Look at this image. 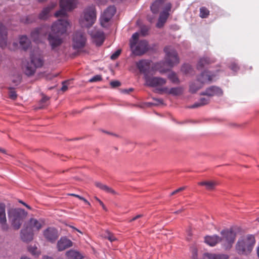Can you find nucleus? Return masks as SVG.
Returning <instances> with one entry per match:
<instances>
[{
	"label": "nucleus",
	"instance_id": "49",
	"mask_svg": "<svg viewBox=\"0 0 259 259\" xmlns=\"http://www.w3.org/2000/svg\"><path fill=\"white\" fill-rule=\"evenodd\" d=\"M68 82V81H64L62 83V87L61 89V90L62 92H65L68 89V86L67 85V83Z\"/></svg>",
	"mask_w": 259,
	"mask_h": 259
},
{
	"label": "nucleus",
	"instance_id": "18",
	"mask_svg": "<svg viewBox=\"0 0 259 259\" xmlns=\"http://www.w3.org/2000/svg\"><path fill=\"white\" fill-rule=\"evenodd\" d=\"M148 50V44L146 40H141L133 48V53L137 56L143 54Z\"/></svg>",
	"mask_w": 259,
	"mask_h": 259
},
{
	"label": "nucleus",
	"instance_id": "23",
	"mask_svg": "<svg viewBox=\"0 0 259 259\" xmlns=\"http://www.w3.org/2000/svg\"><path fill=\"white\" fill-rule=\"evenodd\" d=\"M229 256L226 254L205 253L202 259H228Z\"/></svg>",
	"mask_w": 259,
	"mask_h": 259
},
{
	"label": "nucleus",
	"instance_id": "53",
	"mask_svg": "<svg viewBox=\"0 0 259 259\" xmlns=\"http://www.w3.org/2000/svg\"><path fill=\"white\" fill-rule=\"evenodd\" d=\"M192 253H193V259H197V249L195 248L192 249Z\"/></svg>",
	"mask_w": 259,
	"mask_h": 259
},
{
	"label": "nucleus",
	"instance_id": "57",
	"mask_svg": "<svg viewBox=\"0 0 259 259\" xmlns=\"http://www.w3.org/2000/svg\"><path fill=\"white\" fill-rule=\"evenodd\" d=\"M142 216H143L142 214H138V215H136V217H135L134 218H133L131 220H130V222L135 221L137 219L142 217Z\"/></svg>",
	"mask_w": 259,
	"mask_h": 259
},
{
	"label": "nucleus",
	"instance_id": "35",
	"mask_svg": "<svg viewBox=\"0 0 259 259\" xmlns=\"http://www.w3.org/2000/svg\"><path fill=\"white\" fill-rule=\"evenodd\" d=\"M183 92V89L182 87H178L175 88H172L170 89L169 95L172 96H179L181 95Z\"/></svg>",
	"mask_w": 259,
	"mask_h": 259
},
{
	"label": "nucleus",
	"instance_id": "27",
	"mask_svg": "<svg viewBox=\"0 0 259 259\" xmlns=\"http://www.w3.org/2000/svg\"><path fill=\"white\" fill-rule=\"evenodd\" d=\"M96 186L101 190L104 191L105 192L110 193L113 195H117L118 193L114 190H113L111 187H109L108 186L104 184L99 182H96L95 183Z\"/></svg>",
	"mask_w": 259,
	"mask_h": 259
},
{
	"label": "nucleus",
	"instance_id": "44",
	"mask_svg": "<svg viewBox=\"0 0 259 259\" xmlns=\"http://www.w3.org/2000/svg\"><path fill=\"white\" fill-rule=\"evenodd\" d=\"M149 30V27L146 26H143L141 28V33L143 35L147 34Z\"/></svg>",
	"mask_w": 259,
	"mask_h": 259
},
{
	"label": "nucleus",
	"instance_id": "38",
	"mask_svg": "<svg viewBox=\"0 0 259 259\" xmlns=\"http://www.w3.org/2000/svg\"><path fill=\"white\" fill-rule=\"evenodd\" d=\"M168 79L174 83L179 82L178 78L176 74L173 72H170L167 76Z\"/></svg>",
	"mask_w": 259,
	"mask_h": 259
},
{
	"label": "nucleus",
	"instance_id": "59",
	"mask_svg": "<svg viewBox=\"0 0 259 259\" xmlns=\"http://www.w3.org/2000/svg\"><path fill=\"white\" fill-rule=\"evenodd\" d=\"M80 199L81 200H83L85 203H86L88 205H90V202L86 199L83 198V197H82V198H80Z\"/></svg>",
	"mask_w": 259,
	"mask_h": 259
},
{
	"label": "nucleus",
	"instance_id": "21",
	"mask_svg": "<svg viewBox=\"0 0 259 259\" xmlns=\"http://www.w3.org/2000/svg\"><path fill=\"white\" fill-rule=\"evenodd\" d=\"M90 34L93 38H94L98 41L97 44L98 45H100L103 42L104 39V35L102 31L95 28L90 32Z\"/></svg>",
	"mask_w": 259,
	"mask_h": 259
},
{
	"label": "nucleus",
	"instance_id": "58",
	"mask_svg": "<svg viewBox=\"0 0 259 259\" xmlns=\"http://www.w3.org/2000/svg\"><path fill=\"white\" fill-rule=\"evenodd\" d=\"M133 90L132 88H130L128 90H123L122 92L125 94H128L130 92H132Z\"/></svg>",
	"mask_w": 259,
	"mask_h": 259
},
{
	"label": "nucleus",
	"instance_id": "32",
	"mask_svg": "<svg viewBox=\"0 0 259 259\" xmlns=\"http://www.w3.org/2000/svg\"><path fill=\"white\" fill-rule=\"evenodd\" d=\"M20 46L24 50H26L30 46V42L26 36H22L20 38L19 41Z\"/></svg>",
	"mask_w": 259,
	"mask_h": 259
},
{
	"label": "nucleus",
	"instance_id": "54",
	"mask_svg": "<svg viewBox=\"0 0 259 259\" xmlns=\"http://www.w3.org/2000/svg\"><path fill=\"white\" fill-rule=\"evenodd\" d=\"M230 68L232 70L235 71H236L238 69V66L235 64H232Z\"/></svg>",
	"mask_w": 259,
	"mask_h": 259
},
{
	"label": "nucleus",
	"instance_id": "37",
	"mask_svg": "<svg viewBox=\"0 0 259 259\" xmlns=\"http://www.w3.org/2000/svg\"><path fill=\"white\" fill-rule=\"evenodd\" d=\"M28 251L33 255L38 256L40 254V251L35 246H29Z\"/></svg>",
	"mask_w": 259,
	"mask_h": 259
},
{
	"label": "nucleus",
	"instance_id": "64",
	"mask_svg": "<svg viewBox=\"0 0 259 259\" xmlns=\"http://www.w3.org/2000/svg\"><path fill=\"white\" fill-rule=\"evenodd\" d=\"M188 233L189 237H187V239L188 240H190V237H191L192 234H191V232L190 231H189L188 232Z\"/></svg>",
	"mask_w": 259,
	"mask_h": 259
},
{
	"label": "nucleus",
	"instance_id": "8",
	"mask_svg": "<svg viewBox=\"0 0 259 259\" xmlns=\"http://www.w3.org/2000/svg\"><path fill=\"white\" fill-rule=\"evenodd\" d=\"M165 62L170 67H172L179 63L178 54L174 49L170 46L164 48Z\"/></svg>",
	"mask_w": 259,
	"mask_h": 259
},
{
	"label": "nucleus",
	"instance_id": "33",
	"mask_svg": "<svg viewBox=\"0 0 259 259\" xmlns=\"http://www.w3.org/2000/svg\"><path fill=\"white\" fill-rule=\"evenodd\" d=\"M211 63L210 59L207 57L201 58L198 62L197 67L198 69H201L202 67Z\"/></svg>",
	"mask_w": 259,
	"mask_h": 259
},
{
	"label": "nucleus",
	"instance_id": "34",
	"mask_svg": "<svg viewBox=\"0 0 259 259\" xmlns=\"http://www.w3.org/2000/svg\"><path fill=\"white\" fill-rule=\"evenodd\" d=\"M165 0H156L151 6V10L154 14L158 13L159 7Z\"/></svg>",
	"mask_w": 259,
	"mask_h": 259
},
{
	"label": "nucleus",
	"instance_id": "41",
	"mask_svg": "<svg viewBox=\"0 0 259 259\" xmlns=\"http://www.w3.org/2000/svg\"><path fill=\"white\" fill-rule=\"evenodd\" d=\"M191 67L189 65L186 64L182 66L181 70L185 73L188 74L191 72Z\"/></svg>",
	"mask_w": 259,
	"mask_h": 259
},
{
	"label": "nucleus",
	"instance_id": "61",
	"mask_svg": "<svg viewBox=\"0 0 259 259\" xmlns=\"http://www.w3.org/2000/svg\"><path fill=\"white\" fill-rule=\"evenodd\" d=\"M0 152L3 153H4V154H7V151L5 149H3L2 148H0Z\"/></svg>",
	"mask_w": 259,
	"mask_h": 259
},
{
	"label": "nucleus",
	"instance_id": "62",
	"mask_svg": "<svg viewBox=\"0 0 259 259\" xmlns=\"http://www.w3.org/2000/svg\"><path fill=\"white\" fill-rule=\"evenodd\" d=\"M184 210V208H182V209H180L178 210V211L175 212L174 213H176V214H178L179 213L181 212Z\"/></svg>",
	"mask_w": 259,
	"mask_h": 259
},
{
	"label": "nucleus",
	"instance_id": "30",
	"mask_svg": "<svg viewBox=\"0 0 259 259\" xmlns=\"http://www.w3.org/2000/svg\"><path fill=\"white\" fill-rule=\"evenodd\" d=\"M68 259H82L83 256L80 253L75 250H70L66 252Z\"/></svg>",
	"mask_w": 259,
	"mask_h": 259
},
{
	"label": "nucleus",
	"instance_id": "9",
	"mask_svg": "<svg viewBox=\"0 0 259 259\" xmlns=\"http://www.w3.org/2000/svg\"><path fill=\"white\" fill-rule=\"evenodd\" d=\"M116 12V9L114 6L108 7L102 14L100 18V23L104 27H108L111 19Z\"/></svg>",
	"mask_w": 259,
	"mask_h": 259
},
{
	"label": "nucleus",
	"instance_id": "43",
	"mask_svg": "<svg viewBox=\"0 0 259 259\" xmlns=\"http://www.w3.org/2000/svg\"><path fill=\"white\" fill-rule=\"evenodd\" d=\"M209 99L208 97L202 98L199 100L200 104L201 105H202L203 106L208 104L209 102Z\"/></svg>",
	"mask_w": 259,
	"mask_h": 259
},
{
	"label": "nucleus",
	"instance_id": "28",
	"mask_svg": "<svg viewBox=\"0 0 259 259\" xmlns=\"http://www.w3.org/2000/svg\"><path fill=\"white\" fill-rule=\"evenodd\" d=\"M203 85L201 82L197 81V79L190 82L189 84V91L191 93H195L203 87Z\"/></svg>",
	"mask_w": 259,
	"mask_h": 259
},
{
	"label": "nucleus",
	"instance_id": "50",
	"mask_svg": "<svg viewBox=\"0 0 259 259\" xmlns=\"http://www.w3.org/2000/svg\"><path fill=\"white\" fill-rule=\"evenodd\" d=\"M9 96L11 99L14 100L17 97V94L14 91L11 90L10 92Z\"/></svg>",
	"mask_w": 259,
	"mask_h": 259
},
{
	"label": "nucleus",
	"instance_id": "51",
	"mask_svg": "<svg viewBox=\"0 0 259 259\" xmlns=\"http://www.w3.org/2000/svg\"><path fill=\"white\" fill-rule=\"evenodd\" d=\"M203 105L200 104V101H199L195 103L194 104L190 106V108H198L201 106H202Z\"/></svg>",
	"mask_w": 259,
	"mask_h": 259
},
{
	"label": "nucleus",
	"instance_id": "19",
	"mask_svg": "<svg viewBox=\"0 0 259 259\" xmlns=\"http://www.w3.org/2000/svg\"><path fill=\"white\" fill-rule=\"evenodd\" d=\"M34 233V232L24 226L21 231V238L24 242H30L33 238Z\"/></svg>",
	"mask_w": 259,
	"mask_h": 259
},
{
	"label": "nucleus",
	"instance_id": "63",
	"mask_svg": "<svg viewBox=\"0 0 259 259\" xmlns=\"http://www.w3.org/2000/svg\"><path fill=\"white\" fill-rule=\"evenodd\" d=\"M21 203H22L24 205H25L27 208H28V209H31V207L28 205L27 204H26V203H24V202H22L21 201H20Z\"/></svg>",
	"mask_w": 259,
	"mask_h": 259
},
{
	"label": "nucleus",
	"instance_id": "2",
	"mask_svg": "<svg viewBox=\"0 0 259 259\" xmlns=\"http://www.w3.org/2000/svg\"><path fill=\"white\" fill-rule=\"evenodd\" d=\"M97 13L95 7L93 5L85 7L80 14L79 24L82 28H90L96 21Z\"/></svg>",
	"mask_w": 259,
	"mask_h": 259
},
{
	"label": "nucleus",
	"instance_id": "46",
	"mask_svg": "<svg viewBox=\"0 0 259 259\" xmlns=\"http://www.w3.org/2000/svg\"><path fill=\"white\" fill-rule=\"evenodd\" d=\"M110 85L113 88H116L120 86L121 85V83L118 80H114L110 82Z\"/></svg>",
	"mask_w": 259,
	"mask_h": 259
},
{
	"label": "nucleus",
	"instance_id": "14",
	"mask_svg": "<svg viewBox=\"0 0 259 259\" xmlns=\"http://www.w3.org/2000/svg\"><path fill=\"white\" fill-rule=\"evenodd\" d=\"M215 75L208 71H204L197 77V81L201 82L203 85L210 83L214 79Z\"/></svg>",
	"mask_w": 259,
	"mask_h": 259
},
{
	"label": "nucleus",
	"instance_id": "1",
	"mask_svg": "<svg viewBox=\"0 0 259 259\" xmlns=\"http://www.w3.org/2000/svg\"><path fill=\"white\" fill-rule=\"evenodd\" d=\"M69 26L70 23L67 19H59L52 24L48 38L52 50H56L63 44L64 39L62 35L66 32Z\"/></svg>",
	"mask_w": 259,
	"mask_h": 259
},
{
	"label": "nucleus",
	"instance_id": "7",
	"mask_svg": "<svg viewBox=\"0 0 259 259\" xmlns=\"http://www.w3.org/2000/svg\"><path fill=\"white\" fill-rule=\"evenodd\" d=\"M77 3V0H60V10L55 13V16L56 17L65 16L66 11H69L74 9Z\"/></svg>",
	"mask_w": 259,
	"mask_h": 259
},
{
	"label": "nucleus",
	"instance_id": "16",
	"mask_svg": "<svg viewBox=\"0 0 259 259\" xmlns=\"http://www.w3.org/2000/svg\"><path fill=\"white\" fill-rule=\"evenodd\" d=\"M73 246V242L66 237H62L58 241L57 248L58 251H62Z\"/></svg>",
	"mask_w": 259,
	"mask_h": 259
},
{
	"label": "nucleus",
	"instance_id": "22",
	"mask_svg": "<svg viewBox=\"0 0 259 259\" xmlns=\"http://www.w3.org/2000/svg\"><path fill=\"white\" fill-rule=\"evenodd\" d=\"M56 3H52L48 6L44 8L39 14V18L40 19H46L49 17L50 12L56 6Z\"/></svg>",
	"mask_w": 259,
	"mask_h": 259
},
{
	"label": "nucleus",
	"instance_id": "10",
	"mask_svg": "<svg viewBox=\"0 0 259 259\" xmlns=\"http://www.w3.org/2000/svg\"><path fill=\"white\" fill-rule=\"evenodd\" d=\"M144 79L145 84L151 87H160L166 83V80L160 77L150 76L145 74Z\"/></svg>",
	"mask_w": 259,
	"mask_h": 259
},
{
	"label": "nucleus",
	"instance_id": "12",
	"mask_svg": "<svg viewBox=\"0 0 259 259\" xmlns=\"http://www.w3.org/2000/svg\"><path fill=\"white\" fill-rule=\"evenodd\" d=\"M171 4L170 3L166 4L164 10L160 13L156 26L158 28L162 27L165 23L168 16L169 11L171 9Z\"/></svg>",
	"mask_w": 259,
	"mask_h": 259
},
{
	"label": "nucleus",
	"instance_id": "6",
	"mask_svg": "<svg viewBox=\"0 0 259 259\" xmlns=\"http://www.w3.org/2000/svg\"><path fill=\"white\" fill-rule=\"evenodd\" d=\"M42 59L39 56H31V61L28 62L24 68V71L27 76H31L34 74L36 68L40 67L42 65Z\"/></svg>",
	"mask_w": 259,
	"mask_h": 259
},
{
	"label": "nucleus",
	"instance_id": "3",
	"mask_svg": "<svg viewBox=\"0 0 259 259\" xmlns=\"http://www.w3.org/2000/svg\"><path fill=\"white\" fill-rule=\"evenodd\" d=\"M254 237L252 235H247L240 238L236 245V249L239 254L248 255L252 251L255 244Z\"/></svg>",
	"mask_w": 259,
	"mask_h": 259
},
{
	"label": "nucleus",
	"instance_id": "29",
	"mask_svg": "<svg viewBox=\"0 0 259 259\" xmlns=\"http://www.w3.org/2000/svg\"><path fill=\"white\" fill-rule=\"evenodd\" d=\"M218 183L215 181H204L198 183V184L201 186H204L206 189L208 191L213 190L216 186L218 185Z\"/></svg>",
	"mask_w": 259,
	"mask_h": 259
},
{
	"label": "nucleus",
	"instance_id": "45",
	"mask_svg": "<svg viewBox=\"0 0 259 259\" xmlns=\"http://www.w3.org/2000/svg\"><path fill=\"white\" fill-rule=\"evenodd\" d=\"M121 53L120 50H117L114 54L111 56V59L112 60L116 59L120 55Z\"/></svg>",
	"mask_w": 259,
	"mask_h": 259
},
{
	"label": "nucleus",
	"instance_id": "47",
	"mask_svg": "<svg viewBox=\"0 0 259 259\" xmlns=\"http://www.w3.org/2000/svg\"><path fill=\"white\" fill-rule=\"evenodd\" d=\"M153 99L156 102L155 103H154L153 104L154 106H157L160 104H163V100L161 99L153 98Z\"/></svg>",
	"mask_w": 259,
	"mask_h": 259
},
{
	"label": "nucleus",
	"instance_id": "11",
	"mask_svg": "<svg viewBox=\"0 0 259 259\" xmlns=\"http://www.w3.org/2000/svg\"><path fill=\"white\" fill-rule=\"evenodd\" d=\"M86 38L84 34L80 31L76 32L73 36V46L75 48H81L85 45Z\"/></svg>",
	"mask_w": 259,
	"mask_h": 259
},
{
	"label": "nucleus",
	"instance_id": "15",
	"mask_svg": "<svg viewBox=\"0 0 259 259\" xmlns=\"http://www.w3.org/2000/svg\"><path fill=\"white\" fill-rule=\"evenodd\" d=\"M46 239L52 243L55 242L59 237L58 231L54 228H49L43 233Z\"/></svg>",
	"mask_w": 259,
	"mask_h": 259
},
{
	"label": "nucleus",
	"instance_id": "5",
	"mask_svg": "<svg viewBox=\"0 0 259 259\" xmlns=\"http://www.w3.org/2000/svg\"><path fill=\"white\" fill-rule=\"evenodd\" d=\"M221 238H220V242L226 249L231 247L234 243L236 233L232 230H224L221 232Z\"/></svg>",
	"mask_w": 259,
	"mask_h": 259
},
{
	"label": "nucleus",
	"instance_id": "4",
	"mask_svg": "<svg viewBox=\"0 0 259 259\" xmlns=\"http://www.w3.org/2000/svg\"><path fill=\"white\" fill-rule=\"evenodd\" d=\"M9 220L13 228L18 230L21 227L27 213L20 208H11L8 211Z\"/></svg>",
	"mask_w": 259,
	"mask_h": 259
},
{
	"label": "nucleus",
	"instance_id": "48",
	"mask_svg": "<svg viewBox=\"0 0 259 259\" xmlns=\"http://www.w3.org/2000/svg\"><path fill=\"white\" fill-rule=\"evenodd\" d=\"M108 235L106 237L111 242L116 240L115 237L110 233L107 232Z\"/></svg>",
	"mask_w": 259,
	"mask_h": 259
},
{
	"label": "nucleus",
	"instance_id": "56",
	"mask_svg": "<svg viewBox=\"0 0 259 259\" xmlns=\"http://www.w3.org/2000/svg\"><path fill=\"white\" fill-rule=\"evenodd\" d=\"M49 98L48 97L45 96L43 97L42 99L41 100L40 103L42 104L48 101Z\"/></svg>",
	"mask_w": 259,
	"mask_h": 259
},
{
	"label": "nucleus",
	"instance_id": "13",
	"mask_svg": "<svg viewBox=\"0 0 259 259\" xmlns=\"http://www.w3.org/2000/svg\"><path fill=\"white\" fill-rule=\"evenodd\" d=\"M44 222L41 220L31 218L25 225L28 229L33 232L38 231L43 226Z\"/></svg>",
	"mask_w": 259,
	"mask_h": 259
},
{
	"label": "nucleus",
	"instance_id": "36",
	"mask_svg": "<svg viewBox=\"0 0 259 259\" xmlns=\"http://www.w3.org/2000/svg\"><path fill=\"white\" fill-rule=\"evenodd\" d=\"M139 34L138 32L134 33L130 40L131 48L133 50V48L135 46L138 39Z\"/></svg>",
	"mask_w": 259,
	"mask_h": 259
},
{
	"label": "nucleus",
	"instance_id": "39",
	"mask_svg": "<svg viewBox=\"0 0 259 259\" xmlns=\"http://www.w3.org/2000/svg\"><path fill=\"white\" fill-rule=\"evenodd\" d=\"M209 15V11L205 8L202 7L200 9V16L201 18H206Z\"/></svg>",
	"mask_w": 259,
	"mask_h": 259
},
{
	"label": "nucleus",
	"instance_id": "17",
	"mask_svg": "<svg viewBox=\"0 0 259 259\" xmlns=\"http://www.w3.org/2000/svg\"><path fill=\"white\" fill-rule=\"evenodd\" d=\"M0 226L5 231L9 228L6 218L5 206L3 204H0Z\"/></svg>",
	"mask_w": 259,
	"mask_h": 259
},
{
	"label": "nucleus",
	"instance_id": "24",
	"mask_svg": "<svg viewBox=\"0 0 259 259\" xmlns=\"http://www.w3.org/2000/svg\"><path fill=\"white\" fill-rule=\"evenodd\" d=\"M137 68L140 71L144 74H147V71L149 68L150 62L148 60H141L136 63Z\"/></svg>",
	"mask_w": 259,
	"mask_h": 259
},
{
	"label": "nucleus",
	"instance_id": "31",
	"mask_svg": "<svg viewBox=\"0 0 259 259\" xmlns=\"http://www.w3.org/2000/svg\"><path fill=\"white\" fill-rule=\"evenodd\" d=\"M205 242L210 246H214L220 242V237L217 235L207 236L205 238Z\"/></svg>",
	"mask_w": 259,
	"mask_h": 259
},
{
	"label": "nucleus",
	"instance_id": "25",
	"mask_svg": "<svg viewBox=\"0 0 259 259\" xmlns=\"http://www.w3.org/2000/svg\"><path fill=\"white\" fill-rule=\"evenodd\" d=\"M46 35L45 27L38 28L34 29L31 33V36L34 41H37L42 35Z\"/></svg>",
	"mask_w": 259,
	"mask_h": 259
},
{
	"label": "nucleus",
	"instance_id": "40",
	"mask_svg": "<svg viewBox=\"0 0 259 259\" xmlns=\"http://www.w3.org/2000/svg\"><path fill=\"white\" fill-rule=\"evenodd\" d=\"M170 91V89H169L167 87L160 88L157 89V93L160 94L165 93L168 95H169Z\"/></svg>",
	"mask_w": 259,
	"mask_h": 259
},
{
	"label": "nucleus",
	"instance_id": "42",
	"mask_svg": "<svg viewBox=\"0 0 259 259\" xmlns=\"http://www.w3.org/2000/svg\"><path fill=\"white\" fill-rule=\"evenodd\" d=\"M102 79V77L101 75H95L94 76V77H93L92 78H91L90 80H89V81L91 82H96V81H100Z\"/></svg>",
	"mask_w": 259,
	"mask_h": 259
},
{
	"label": "nucleus",
	"instance_id": "26",
	"mask_svg": "<svg viewBox=\"0 0 259 259\" xmlns=\"http://www.w3.org/2000/svg\"><path fill=\"white\" fill-rule=\"evenodd\" d=\"M7 32L6 27L0 23V46L4 47L6 46Z\"/></svg>",
	"mask_w": 259,
	"mask_h": 259
},
{
	"label": "nucleus",
	"instance_id": "52",
	"mask_svg": "<svg viewBox=\"0 0 259 259\" xmlns=\"http://www.w3.org/2000/svg\"><path fill=\"white\" fill-rule=\"evenodd\" d=\"M186 188L185 187H181V188H179V189H177L176 190L174 191V192H172L171 193V195H175V194L179 192H181L184 190H185Z\"/></svg>",
	"mask_w": 259,
	"mask_h": 259
},
{
	"label": "nucleus",
	"instance_id": "20",
	"mask_svg": "<svg viewBox=\"0 0 259 259\" xmlns=\"http://www.w3.org/2000/svg\"><path fill=\"white\" fill-rule=\"evenodd\" d=\"M223 94L222 90L217 87H211L207 89L204 92L201 93L202 95L207 96V97L213 96H221Z\"/></svg>",
	"mask_w": 259,
	"mask_h": 259
},
{
	"label": "nucleus",
	"instance_id": "55",
	"mask_svg": "<svg viewBox=\"0 0 259 259\" xmlns=\"http://www.w3.org/2000/svg\"><path fill=\"white\" fill-rule=\"evenodd\" d=\"M95 199L99 202L100 204L102 206L103 208L105 210H106V208L103 203L97 197H95Z\"/></svg>",
	"mask_w": 259,
	"mask_h": 259
},
{
	"label": "nucleus",
	"instance_id": "60",
	"mask_svg": "<svg viewBox=\"0 0 259 259\" xmlns=\"http://www.w3.org/2000/svg\"><path fill=\"white\" fill-rule=\"evenodd\" d=\"M69 195H71V196H73L76 197V198H78L79 199H80V198H82L81 196H79L78 195L75 194H70Z\"/></svg>",
	"mask_w": 259,
	"mask_h": 259
}]
</instances>
